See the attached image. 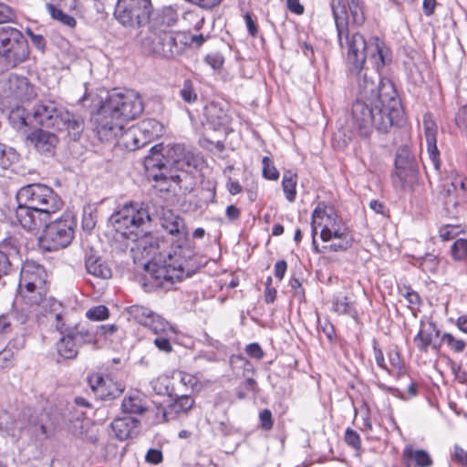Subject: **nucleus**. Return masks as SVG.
I'll list each match as a JSON object with an SVG mask.
<instances>
[{"label": "nucleus", "mask_w": 467, "mask_h": 467, "mask_svg": "<svg viewBox=\"0 0 467 467\" xmlns=\"http://www.w3.org/2000/svg\"><path fill=\"white\" fill-rule=\"evenodd\" d=\"M151 10L150 0H118L114 16L124 26L139 27L148 23Z\"/></svg>", "instance_id": "f8f14e48"}, {"label": "nucleus", "mask_w": 467, "mask_h": 467, "mask_svg": "<svg viewBox=\"0 0 467 467\" xmlns=\"http://www.w3.org/2000/svg\"><path fill=\"white\" fill-rule=\"evenodd\" d=\"M333 305L334 310L339 314L352 315L354 312L353 306L347 297L337 298Z\"/></svg>", "instance_id": "a18cd8bd"}, {"label": "nucleus", "mask_w": 467, "mask_h": 467, "mask_svg": "<svg viewBox=\"0 0 467 467\" xmlns=\"http://www.w3.org/2000/svg\"><path fill=\"white\" fill-rule=\"evenodd\" d=\"M14 17L13 10L8 5L0 3V24L10 22Z\"/></svg>", "instance_id": "864d4df0"}, {"label": "nucleus", "mask_w": 467, "mask_h": 467, "mask_svg": "<svg viewBox=\"0 0 467 467\" xmlns=\"http://www.w3.org/2000/svg\"><path fill=\"white\" fill-rule=\"evenodd\" d=\"M173 335H160L154 339L155 346L161 351L170 352L171 350V345L170 338Z\"/></svg>", "instance_id": "8fccbe9b"}, {"label": "nucleus", "mask_w": 467, "mask_h": 467, "mask_svg": "<svg viewBox=\"0 0 467 467\" xmlns=\"http://www.w3.org/2000/svg\"><path fill=\"white\" fill-rule=\"evenodd\" d=\"M395 165L399 177H405L403 174L407 171H412L415 165L414 156L407 147H401L398 150Z\"/></svg>", "instance_id": "cd10ccee"}, {"label": "nucleus", "mask_w": 467, "mask_h": 467, "mask_svg": "<svg viewBox=\"0 0 467 467\" xmlns=\"http://www.w3.org/2000/svg\"><path fill=\"white\" fill-rule=\"evenodd\" d=\"M142 46L147 52L167 58L172 57L180 52L175 38L168 33L155 36L153 39L147 38L143 40Z\"/></svg>", "instance_id": "dca6fc26"}, {"label": "nucleus", "mask_w": 467, "mask_h": 467, "mask_svg": "<svg viewBox=\"0 0 467 467\" xmlns=\"http://www.w3.org/2000/svg\"><path fill=\"white\" fill-rule=\"evenodd\" d=\"M245 351L251 358L257 360L262 359L264 357V351L257 343H251L247 345Z\"/></svg>", "instance_id": "6e6d98bb"}, {"label": "nucleus", "mask_w": 467, "mask_h": 467, "mask_svg": "<svg viewBox=\"0 0 467 467\" xmlns=\"http://www.w3.org/2000/svg\"><path fill=\"white\" fill-rule=\"evenodd\" d=\"M25 337L23 336H17L7 344V347L15 352L22 349L25 347Z\"/></svg>", "instance_id": "e2e57ef3"}, {"label": "nucleus", "mask_w": 467, "mask_h": 467, "mask_svg": "<svg viewBox=\"0 0 467 467\" xmlns=\"http://www.w3.org/2000/svg\"><path fill=\"white\" fill-rule=\"evenodd\" d=\"M121 409L125 413L141 414L147 410V399L141 392L134 391L123 399Z\"/></svg>", "instance_id": "a878e982"}, {"label": "nucleus", "mask_w": 467, "mask_h": 467, "mask_svg": "<svg viewBox=\"0 0 467 467\" xmlns=\"http://www.w3.org/2000/svg\"><path fill=\"white\" fill-rule=\"evenodd\" d=\"M0 90L5 97H13L19 100H27L35 96L33 86L27 78L10 73L0 80Z\"/></svg>", "instance_id": "4468645a"}, {"label": "nucleus", "mask_w": 467, "mask_h": 467, "mask_svg": "<svg viewBox=\"0 0 467 467\" xmlns=\"http://www.w3.org/2000/svg\"><path fill=\"white\" fill-rule=\"evenodd\" d=\"M456 124L461 129H467V105L459 109L456 117Z\"/></svg>", "instance_id": "4d7b16f0"}, {"label": "nucleus", "mask_w": 467, "mask_h": 467, "mask_svg": "<svg viewBox=\"0 0 467 467\" xmlns=\"http://www.w3.org/2000/svg\"><path fill=\"white\" fill-rule=\"evenodd\" d=\"M12 331L11 319L7 315L0 316V341Z\"/></svg>", "instance_id": "603ef678"}, {"label": "nucleus", "mask_w": 467, "mask_h": 467, "mask_svg": "<svg viewBox=\"0 0 467 467\" xmlns=\"http://www.w3.org/2000/svg\"><path fill=\"white\" fill-rule=\"evenodd\" d=\"M17 159L16 153L11 149L0 143V165L7 167L12 161Z\"/></svg>", "instance_id": "37998d69"}, {"label": "nucleus", "mask_w": 467, "mask_h": 467, "mask_svg": "<svg viewBox=\"0 0 467 467\" xmlns=\"http://www.w3.org/2000/svg\"><path fill=\"white\" fill-rule=\"evenodd\" d=\"M441 341L451 350L458 353L462 352L466 346L463 340L455 338L451 333H444L441 337Z\"/></svg>", "instance_id": "ea45409f"}, {"label": "nucleus", "mask_w": 467, "mask_h": 467, "mask_svg": "<svg viewBox=\"0 0 467 467\" xmlns=\"http://www.w3.org/2000/svg\"><path fill=\"white\" fill-rule=\"evenodd\" d=\"M47 8L51 16L54 19L58 20L61 24L71 28L76 26V19L73 16L67 15L63 7L57 8L53 7V5H47Z\"/></svg>", "instance_id": "f704fd0d"}, {"label": "nucleus", "mask_w": 467, "mask_h": 467, "mask_svg": "<svg viewBox=\"0 0 467 467\" xmlns=\"http://www.w3.org/2000/svg\"><path fill=\"white\" fill-rule=\"evenodd\" d=\"M27 34L29 35L33 45L39 50H44L46 47V40L41 35L34 34L32 31L28 30Z\"/></svg>", "instance_id": "680f3d73"}, {"label": "nucleus", "mask_w": 467, "mask_h": 467, "mask_svg": "<svg viewBox=\"0 0 467 467\" xmlns=\"http://www.w3.org/2000/svg\"><path fill=\"white\" fill-rule=\"evenodd\" d=\"M16 221L27 231L40 227L42 221L47 220L63 207L60 196L51 187L42 183L23 186L16 193Z\"/></svg>", "instance_id": "20e7f679"}, {"label": "nucleus", "mask_w": 467, "mask_h": 467, "mask_svg": "<svg viewBox=\"0 0 467 467\" xmlns=\"http://www.w3.org/2000/svg\"><path fill=\"white\" fill-rule=\"evenodd\" d=\"M88 381L92 390L103 400L114 399L123 391L121 385H112L111 389H108L106 378L100 374H93L89 377Z\"/></svg>", "instance_id": "4be33fe9"}, {"label": "nucleus", "mask_w": 467, "mask_h": 467, "mask_svg": "<svg viewBox=\"0 0 467 467\" xmlns=\"http://www.w3.org/2000/svg\"><path fill=\"white\" fill-rule=\"evenodd\" d=\"M89 320L102 321L109 317V309L105 306H97L86 312Z\"/></svg>", "instance_id": "a19ab883"}, {"label": "nucleus", "mask_w": 467, "mask_h": 467, "mask_svg": "<svg viewBox=\"0 0 467 467\" xmlns=\"http://www.w3.org/2000/svg\"><path fill=\"white\" fill-rule=\"evenodd\" d=\"M46 278L47 273L40 265L26 261L21 268L18 290L27 304L41 306L44 311H56L59 304L47 297Z\"/></svg>", "instance_id": "423d86ee"}, {"label": "nucleus", "mask_w": 467, "mask_h": 467, "mask_svg": "<svg viewBox=\"0 0 467 467\" xmlns=\"http://www.w3.org/2000/svg\"><path fill=\"white\" fill-rule=\"evenodd\" d=\"M111 223L118 233L130 240H138L150 221L148 211L142 203L125 204L112 214Z\"/></svg>", "instance_id": "1a4fd4ad"}, {"label": "nucleus", "mask_w": 467, "mask_h": 467, "mask_svg": "<svg viewBox=\"0 0 467 467\" xmlns=\"http://www.w3.org/2000/svg\"><path fill=\"white\" fill-rule=\"evenodd\" d=\"M172 403L168 406L167 410H162V417L164 421H169L177 415L187 413L194 405V400L188 394L177 395Z\"/></svg>", "instance_id": "412c9836"}, {"label": "nucleus", "mask_w": 467, "mask_h": 467, "mask_svg": "<svg viewBox=\"0 0 467 467\" xmlns=\"http://www.w3.org/2000/svg\"><path fill=\"white\" fill-rule=\"evenodd\" d=\"M14 354L15 352L6 346V348L0 352V367L4 368L7 362L13 358Z\"/></svg>", "instance_id": "69168bd1"}, {"label": "nucleus", "mask_w": 467, "mask_h": 467, "mask_svg": "<svg viewBox=\"0 0 467 467\" xmlns=\"http://www.w3.org/2000/svg\"><path fill=\"white\" fill-rule=\"evenodd\" d=\"M439 329L430 320H420V330L414 337V344L420 352H427L430 347L436 348L433 339L438 337Z\"/></svg>", "instance_id": "a211bd4d"}, {"label": "nucleus", "mask_w": 467, "mask_h": 467, "mask_svg": "<svg viewBox=\"0 0 467 467\" xmlns=\"http://www.w3.org/2000/svg\"><path fill=\"white\" fill-rule=\"evenodd\" d=\"M47 5H53V7H63L65 10H74L77 6L76 0H49Z\"/></svg>", "instance_id": "5fc2aeb1"}, {"label": "nucleus", "mask_w": 467, "mask_h": 467, "mask_svg": "<svg viewBox=\"0 0 467 467\" xmlns=\"http://www.w3.org/2000/svg\"><path fill=\"white\" fill-rule=\"evenodd\" d=\"M181 95L183 100L188 103H192L197 99V95L194 92L190 80H186L184 82L183 88L181 90Z\"/></svg>", "instance_id": "de8ad7c7"}, {"label": "nucleus", "mask_w": 467, "mask_h": 467, "mask_svg": "<svg viewBox=\"0 0 467 467\" xmlns=\"http://www.w3.org/2000/svg\"><path fill=\"white\" fill-rule=\"evenodd\" d=\"M314 225H320V238L323 242L333 240V235L348 229L332 206L318 203L313 211Z\"/></svg>", "instance_id": "ddd939ff"}, {"label": "nucleus", "mask_w": 467, "mask_h": 467, "mask_svg": "<svg viewBox=\"0 0 467 467\" xmlns=\"http://www.w3.org/2000/svg\"><path fill=\"white\" fill-rule=\"evenodd\" d=\"M138 133L141 137V141L145 145L154 139L159 138L162 133L163 125L155 119H147L139 122L137 125Z\"/></svg>", "instance_id": "5701e85b"}, {"label": "nucleus", "mask_w": 467, "mask_h": 467, "mask_svg": "<svg viewBox=\"0 0 467 467\" xmlns=\"http://www.w3.org/2000/svg\"><path fill=\"white\" fill-rule=\"evenodd\" d=\"M87 271L99 278L107 279L112 275L110 267L99 256L89 254L85 261Z\"/></svg>", "instance_id": "bb28decb"}, {"label": "nucleus", "mask_w": 467, "mask_h": 467, "mask_svg": "<svg viewBox=\"0 0 467 467\" xmlns=\"http://www.w3.org/2000/svg\"><path fill=\"white\" fill-rule=\"evenodd\" d=\"M132 250L141 253L143 257L152 259L145 265L146 278L152 285L167 288L176 281L192 276L197 270L198 265L194 259V251L191 246L178 244L163 260L155 258L159 250L157 239L151 234L143 233L138 235V240Z\"/></svg>", "instance_id": "7ed1b4c3"}, {"label": "nucleus", "mask_w": 467, "mask_h": 467, "mask_svg": "<svg viewBox=\"0 0 467 467\" xmlns=\"http://www.w3.org/2000/svg\"><path fill=\"white\" fill-rule=\"evenodd\" d=\"M29 56V47L23 34L10 26H0V57L8 67L25 62Z\"/></svg>", "instance_id": "9d476101"}, {"label": "nucleus", "mask_w": 467, "mask_h": 467, "mask_svg": "<svg viewBox=\"0 0 467 467\" xmlns=\"http://www.w3.org/2000/svg\"><path fill=\"white\" fill-rule=\"evenodd\" d=\"M331 0L339 46L346 55L351 73L355 74L358 99L352 106L351 122L359 136L368 138L374 130L388 132L402 115L400 99L389 80H381L378 70L390 63L392 55L379 37L368 41L358 32L349 33L351 22L365 21L360 0Z\"/></svg>", "instance_id": "f257e3e1"}, {"label": "nucleus", "mask_w": 467, "mask_h": 467, "mask_svg": "<svg viewBox=\"0 0 467 467\" xmlns=\"http://www.w3.org/2000/svg\"><path fill=\"white\" fill-rule=\"evenodd\" d=\"M161 23L171 26L177 21V12L172 6H164L161 13Z\"/></svg>", "instance_id": "c03bdc74"}, {"label": "nucleus", "mask_w": 467, "mask_h": 467, "mask_svg": "<svg viewBox=\"0 0 467 467\" xmlns=\"http://www.w3.org/2000/svg\"><path fill=\"white\" fill-rule=\"evenodd\" d=\"M128 313L133 320L146 327L151 320L155 312L143 306L134 305L128 308Z\"/></svg>", "instance_id": "2f4dec72"}, {"label": "nucleus", "mask_w": 467, "mask_h": 467, "mask_svg": "<svg viewBox=\"0 0 467 467\" xmlns=\"http://www.w3.org/2000/svg\"><path fill=\"white\" fill-rule=\"evenodd\" d=\"M186 148L182 144L155 145L151 148V154L145 159V167L149 176L156 182H163L166 186H161V190H168L171 182L180 181L179 174H173L169 169H179L185 155Z\"/></svg>", "instance_id": "39448f33"}, {"label": "nucleus", "mask_w": 467, "mask_h": 467, "mask_svg": "<svg viewBox=\"0 0 467 467\" xmlns=\"http://www.w3.org/2000/svg\"><path fill=\"white\" fill-rule=\"evenodd\" d=\"M334 240H337V242H333L328 245H324L321 253H325L327 251L332 252H342L348 250L351 247L353 244V235L351 231L347 229L346 231H342L338 233V234L333 235Z\"/></svg>", "instance_id": "c85d7f7f"}, {"label": "nucleus", "mask_w": 467, "mask_h": 467, "mask_svg": "<svg viewBox=\"0 0 467 467\" xmlns=\"http://www.w3.org/2000/svg\"><path fill=\"white\" fill-rule=\"evenodd\" d=\"M260 420L265 430H270L273 426L272 413L269 410H264L260 412Z\"/></svg>", "instance_id": "052dcab7"}, {"label": "nucleus", "mask_w": 467, "mask_h": 467, "mask_svg": "<svg viewBox=\"0 0 467 467\" xmlns=\"http://www.w3.org/2000/svg\"><path fill=\"white\" fill-rule=\"evenodd\" d=\"M9 119L16 129L27 126L26 116L23 109H16L11 111Z\"/></svg>", "instance_id": "79ce46f5"}, {"label": "nucleus", "mask_w": 467, "mask_h": 467, "mask_svg": "<svg viewBox=\"0 0 467 467\" xmlns=\"http://www.w3.org/2000/svg\"><path fill=\"white\" fill-rule=\"evenodd\" d=\"M296 174L290 171L284 172L282 188L288 202H293L296 196Z\"/></svg>", "instance_id": "473e14b6"}, {"label": "nucleus", "mask_w": 467, "mask_h": 467, "mask_svg": "<svg viewBox=\"0 0 467 467\" xmlns=\"http://www.w3.org/2000/svg\"><path fill=\"white\" fill-rule=\"evenodd\" d=\"M422 125L430 161L434 170L438 171L441 165L440 151L437 148L438 126L431 113L424 114Z\"/></svg>", "instance_id": "2eb2a0df"}, {"label": "nucleus", "mask_w": 467, "mask_h": 467, "mask_svg": "<svg viewBox=\"0 0 467 467\" xmlns=\"http://www.w3.org/2000/svg\"><path fill=\"white\" fill-rule=\"evenodd\" d=\"M56 327L60 332L61 337L57 343V350L64 358H75L78 354V348L83 344H94L98 334L113 333L115 327H98L96 329L86 327L82 325L69 327L66 325L64 317L60 313L56 314Z\"/></svg>", "instance_id": "0eeeda50"}, {"label": "nucleus", "mask_w": 467, "mask_h": 467, "mask_svg": "<svg viewBox=\"0 0 467 467\" xmlns=\"http://www.w3.org/2000/svg\"><path fill=\"white\" fill-rule=\"evenodd\" d=\"M345 441L346 442L353 447L354 449H358L360 447L361 441L359 435L350 429H348L345 433Z\"/></svg>", "instance_id": "3c124183"}, {"label": "nucleus", "mask_w": 467, "mask_h": 467, "mask_svg": "<svg viewBox=\"0 0 467 467\" xmlns=\"http://www.w3.org/2000/svg\"><path fill=\"white\" fill-rule=\"evenodd\" d=\"M206 63L213 69H220L223 65L224 58L221 53L215 52L206 56Z\"/></svg>", "instance_id": "09e8293b"}, {"label": "nucleus", "mask_w": 467, "mask_h": 467, "mask_svg": "<svg viewBox=\"0 0 467 467\" xmlns=\"http://www.w3.org/2000/svg\"><path fill=\"white\" fill-rule=\"evenodd\" d=\"M420 267L423 272L435 273L439 267V260L437 256L428 254L420 259Z\"/></svg>", "instance_id": "58836bf2"}, {"label": "nucleus", "mask_w": 467, "mask_h": 467, "mask_svg": "<svg viewBox=\"0 0 467 467\" xmlns=\"http://www.w3.org/2000/svg\"><path fill=\"white\" fill-rule=\"evenodd\" d=\"M142 110L143 104L137 92L128 90L124 93H112L91 117L94 131L101 141L117 140L119 146L129 150L144 147L137 126L125 128Z\"/></svg>", "instance_id": "f03ea898"}, {"label": "nucleus", "mask_w": 467, "mask_h": 467, "mask_svg": "<svg viewBox=\"0 0 467 467\" xmlns=\"http://www.w3.org/2000/svg\"><path fill=\"white\" fill-rule=\"evenodd\" d=\"M33 116L39 125L57 131L65 130L75 140L78 139L84 129V120L80 116L69 112L54 101L37 105Z\"/></svg>", "instance_id": "6e6552de"}, {"label": "nucleus", "mask_w": 467, "mask_h": 467, "mask_svg": "<svg viewBox=\"0 0 467 467\" xmlns=\"http://www.w3.org/2000/svg\"><path fill=\"white\" fill-rule=\"evenodd\" d=\"M152 390L158 395L173 396L175 389L171 386V379L167 375H161L150 381Z\"/></svg>", "instance_id": "c756f323"}, {"label": "nucleus", "mask_w": 467, "mask_h": 467, "mask_svg": "<svg viewBox=\"0 0 467 467\" xmlns=\"http://www.w3.org/2000/svg\"><path fill=\"white\" fill-rule=\"evenodd\" d=\"M151 320L146 326L154 334L160 335H174L175 331L169 322L158 314H154Z\"/></svg>", "instance_id": "7c9ffc66"}, {"label": "nucleus", "mask_w": 467, "mask_h": 467, "mask_svg": "<svg viewBox=\"0 0 467 467\" xmlns=\"http://www.w3.org/2000/svg\"><path fill=\"white\" fill-rule=\"evenodd\" d=\"M162 227L171 234L177 237L182 246H189L183 244L186 242L188 235L186 226L182 218L173 214L171 212H167L163 214L161 219Z\"/></svg>", "instance_id": "6ab92c4d"}, {"label": "nucleus", "mask_w": 467, "mask_h": 467, "mask_svg": "<svg viewBox=\"0 0 467 467\" xmlns=\"http://www.w3.org/2000/svg\"><path fill=\"white\" fill-rule=\"evenodd\" d=\"M439 234L443 241H448L458 235L459 227L451 224L443 225L440 228Z\"/></svg>", "instance_id": "49530a36"}, {"label": "nucleus", "mask_w": 467, "mask_h": 467, "mask_svg": "<svg viewBox=\"0 0 467 467\" xmlns=\"http://www.w3.org/2000/svg\"><path fill=\"white\" fill-rule=\"evenodd\" d=\"M244 21L246 24L247 30L252 36H255L257 34V26L255 22L254 21L252 16L249 13H246L244 16Z\"/></svg>", "instance_id": "338daca9"}, {"label": "nucleus", "mask_w": 467, "mask_h": 467, "mask_svg": "<svg viewBox=\"0 0 467 467\" xmlns=\"http://www.w3.org/2000/svg\"><path fill=\"white\" fill-rule=\"evenodd\" d=\"M202 159L200 156V154H195L192 150L186 149L185 155L178 170L185 171L186 172H191L192 169H197L199 165L202 163Z\"/></svg>", "instance_id": "72a5a7b5"}, {"label": "nucleus", "mask_w": 467, "mask_h": 467, "mask_svg": "<svg viewBox=\"0 0 467 467\" xmlns=\"http://www.w3.org/2000/svg\"><path fill=\"white\" fill-rule=\"evenodd\" d=\"M173 378L179 380V383L185 389V390H195L200 383V380L196 376L183 371L175 373Z\"/></svg>", "instance_id": "c9c22d12"}, {"label": "nucleus", "mask_w": 467, "mask_h": 467, "mask_svg": "<svg viewBox=\"0 0 467 467\" xmlns=\"http://www.w3.org/2000/svg\"><path fill=\"white\" fill-rule=\"evenodd\" d=\"M27 140L40 153H51L57 144V136L49 131L36 130L27 136Z\"/></svg>", "instance_id": "aec40b11"}, {"label": "nucleus", "mask_w": 467, "mask_h": 467, "mask_svg": "<svg viewBox=\"0 0 467 467\" xmlns=\"http://www.w3.org/2000/svg\"><path fill=\"white\" fill-rule=\"evenodd\" d=\"M204 114L207 126L217 131L227 133L230 130L231 117L221 106L216 103H210L205 107Z\"/></svg>", "instance_id": "f3484780"}, {"label": "nucleus", "mask_w": 467, "mask_h": 467, "mask_svg": "<svg viewBox=\"0 0 467 467\" xmlns=\"http://www.w3.org/2000/svg\"><path fill=\"white\" fill-rule=\"evenodd\" d=\"M287 270V264L284 260H280L276 262L275 265V275L279 280H282L285 276V274Z\"/></svg>", "instance_id": "0e129e2a"}, {"label": "nucleus", "mask_w": 467, "mask_h": 467, "mask_svg": "<svg viewBox=\"0 0 467 467\" xmlns=\"http://www.w3.org/2000/svg\"><path fill=\"white\" fill-rule=\"evenodd\" d=\"M403 460L408 467H431L433 463L426 451L415 450L410 446L404 449Z\"/></svg>", "instance_id": "393cba45"}, {"label": "nucleus", "mask_w": 467, "mask_h": 467, "mask_svg": "<svg viewBox=\"0 0 467 467\" xmlns=\"http://www.w3.org/2000/svg\"><path fill=\"white\" fill-rule=\"evenodd\" d=\"M288 9L296 15H302L304 13V6L300 4L299 0H287Z\"/></svg>", "instance_id": "774afa93"}, {"label": "nucleus", "mask_w": 467, "mask_h": 467, "mask_svg": "<svg viewBox=\"0 0 467 467\" xmlns=\"http://www.w3.org/2000/svg\"><path fill=\"white\" fill-rule=\"evenodd\" d=\"M76 221L69 213L48 223L39 237L40 246L47 251H56L67 247L74 237Z\"/></svg>", "instance_id": "9b49d317"}, {"label": "nucleus", "mask_w": 467, "mask_h": 467, "mask_svg": "<svg viewBox=\"0 0 467 467\" xmlns=\"http://www.w3.org/2000/svg\"><path fill=\"white\" fill-rule=\"evenodd\" d=\"M451 254L455 261H465L467 259V239H457L451 245Z\"/></svg>", "instance_id": "e433bc0d"}, {"label": "nucleus", "mask_w": 467, "mask_h": 467, "mask_svg": "<svg viewBox=\"0 0 467 467\" xmlns=\"http://www.w3.org/2000/svg\"><path fill=\"white\" fill-rule=\"evenodd\" d=\"M146 462L152 464H159L162 462V453L160 450L150 449L145 456Z\"/></svg>", "instance_id": "13d9d810"}, {"label": "nucleus", "mask_w": 467, "mask_h": 467, "mask_svg": "<svg viewBox=\"0 0 467 467\" xmlns=\"http://www.w3.org/2000/svg\"><path fill=\"white\" fill-rule=\"evenodd\" d=\"M139 423V420L132 417H123L114 420L111 427L116 437L124 441L137 433Z\"/></svg>", "instance_id": "b1692460"}, {"label": "nucleus", "mask_w": 467, "mask_h": 467, "mask_svg": "<svg viewBox=\"0 0 467 467\" xmlns=\"http://www.w3.org/2000/svg\"><path fill=\"white\" fill-rule=\"evenodd\" d=\"M452 458L462 465H467V451L459 445L454 446Z\"/></svg>", "instance_id": "bf43d9fd"}, {"label": "nucleus", "mask_w": 467, "mask_h": 467, "mask_svg": "<svg viewBox=\"0 0 467 467\" xmlns=\"http://www.w3.org/2000/svg\"><path fill=\"white\" fill-rule=\"evenodd\" d=\"M263 163V177L266 180L276 181L279 178V171L274 165L273 161L269 157H264Z\"/></svg>", "instance_id": "4c0bfd02"}]
</instances>
